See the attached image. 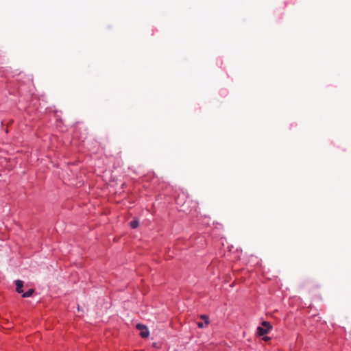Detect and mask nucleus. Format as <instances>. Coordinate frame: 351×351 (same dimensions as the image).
I'll use <instances>...</instances> for the list:
<instances>
[{
	"label": "nucleus",
	"instance_id": "nucleus-5",
	"mask_svg": "<svg viewBox=\"0 0 351 351\" xmlns=\"http://www.w3.org/2000/svg\"><path fill=\"white\" fill-rule=\"evenodd\" d=\"M138 221L136 219L131 221L130 223V227L133 229L138 228Z\"/></svg>",
	"mask_w": 351,
	"mask_h": 351
},
{
	"label": "nucleus",
	"instance_id": "nucleus-4",
	"mask_svg": "<svg viewBox=\"0 0 351 351\" xmlns=\"http://www.w3.org/2000/svg\"><path fill=\"white\" fill-rule=\"evenodd\" d=\"M34 292H35L34 289H29L28 291H27L26 292H24L22 294V297L23 298H29V297L32 296Z\"/></svg>",
	"mask_w": 351,
	"mask_h": 351
},
{
	"label": "nucleus",
	"instance_id": "nucleus-2",
	"mask_svg": "<svg viewBox=\"0 0 351 351\" xmlns=\"http://www.w3.org/2000/svg\"><path fill=\"white\" fill-rule=\"evenodd\" d=\"M136 328L140 330L139 335L143 339H146L149 335V331L148 328L142 324H137L136 325Z\"/></svg>",
	"mask_w": 351,
	"mask_h": 351
},
{
	"label": "nucleus",
	"instance_id": "nucleus-8",
	"mask_svg": "<svg viewBox=\"0 0 351 351\" xmlns=\"http://www.w3.org/2000/svg\"><path fill=\"white\" fill-rule=\"evenodd\" d=\"M269 339V337H264V338H263V340H265V341H267Z\"/></svg>",
	"mask_w": 351,
	"mask_h": 351
},
{
	"label": "nucleus",
	"instance_id": "nucleus-3",
	"mask_svg": "<svg viewBox=\"0 0 351 351\" xmlns=\"http://www.w3.org/2000/svg\"><path fill=\"white\" fill-rule=\"evenodd\" d=\"M15 285H16V291L18 293H23V281L21 280H16L15 281Z\"/></svg>",
	"mask_w": 351,
	"mask_h": 351
},
{
	"label": "nucleus",
	"instance_id": "nucleus-6",
	"mask_svg": "<svg viewBox=\"0 0 351 351\" xmlns=\"http://www.w3.org/2000/svg\"><path fill=\"white\" fill-rule=\"evenodd\" d=\"M200 318L204 321V323H205L206 326L208 325V324H209V318H208V317L207 315H202L200 316Z\"/></svg>",
	"mask_w": 351,
	"mask_h": 351
},
{
	"label": "nucleus",
	"instance_id": "nucleus-1",
	"mask_svg": "<svg viewBox=\"0 0 351 351\" xmlns=\"http://www.w3.org/2000/svg\"><path fill=\"white\" fill-rule=\"evenodd\" d=\"M271 329V324L268 322L265 321L262 323L261 326L258 327V334L260 336H263L267 334Z\"/></svg>",
	"mask_w": 351,
	"mask_h": 351
},
{
	"label": "nucleus",
	"instance_id": "nucleus-7",
	"mask_svg": "<svg viewBox=\"0 0 351 351\" xmlns=\"http://www.w3.org/2000/svg\"><path fill=\"white\" fill-rule=\"evenodd\" d=\"M197 325L199 328H204V326H206L205 323H203L202 322H197Z\"/></svg>",
	"mask_w": 351,
	"mask_h": 351
}]
</instances>
